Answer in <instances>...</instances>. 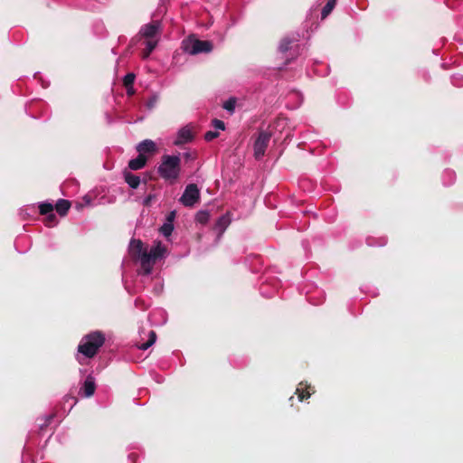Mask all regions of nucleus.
Segmentation results:
<instances>
[{
    "instance_id": "nucleus-1",
    "label": "nucleus",
    "mask_w": 463,
    "mask_h": 463,
    "mask_svg": "<svg viewBox=\"0 0 463 463\" xmlns=\"http://www.w3.org/2000/svg\"><path fill=\"white\" fill-rule=\"evenodd\" d=\"M128 252L134 260L140 263L142 273L148 276L156 262L165 257L167 250L161 241H155L148 250L140 240L132 239L128 245Z\"/></svg>"
},
{
    "instance_id": "nucleus-2",
    "label": "nucleus",
    "mask_w": 463,
    "mask_h": 463,
    "mask_svg": "<svg viewBox=\"0 0 463 463\" xmlns=\"http://www.w3.org/2000/svg\"><path fill=\"white\" fill-rule=\"evenodd\" d=\"M181 172L180 155H164L157 166V173L165 181L175 182L178 179Z\"/></svg>"
},
{
    "instance_id": "nucleus-3",
    "label": "nucleus",
    "mask_w": 463,
    "mask_h": 463,
    "mask_svg": "<svg viewBox=\"0 0 463 463\" xmlns=\"http://www.w3.org/2000/svg\"><path fill=\"white\" fill-rule=\"evenodd\" d=\"M105 342V335L100 331L86 335L78 345V352L86 358H92Z\"/></svg>"
},
{
    "instance_id": "nucleus-4",
    "label": "nucleus",
    "mask_w": 463,
    "mask_h": 463,
    "mask_svg": "<svg viewBox=\"0 0 463 463\" xmlns=\"http://www.w3.org/2000/svg\"><path fill=\"white\" fill-rule=\"evenodd\" d=\"M184 50L185 52L192 55L210 52L213 50V44L210 41L194 39L184 43Z\"/></svg>"
},
{
    "instance_id": "nucleus-5",
    "label": "nucleus",
    "mask_w": 463,
    "mask_h": 463,
    "mask_svg": "<svg viewBox=\"0 0 463 463\" xmlns=\"http://www.w3.org/2000/svg\"><path fill=\"white\" fill-rule=\"evenodd\" d=\"M270 138V132L265 130H261L259 132L258 137L255 139L253 145L254 156L256 159H260L265 155Z\"/></svg>"
},
{
    "instance_id": "nucleus-6",
    "label": "nucleus",
    "mask_w": 463,
    "mask_h": 463,
    "mask_svg": "<svg viewBox=\"0 0 463 463\" xmlns=\"http://www.w3.org/2000/svg\"><path fill=\"white\" fill-rule=\"evenodd\" d=\"M200 199V191L196 184H189L186 185L182 196L180 197V203L185 207H193Z\"/></svg>"
},
{
    "instance_id": "nucleus-7",
    "label": "nucleus",
    "mask_w": 463,
    "mask_h": 463,
    "mask_svg": "<svg viewBox=\"0 0 463 463\" xmlns=\"http://www.w3.org/2000/svg\"><path fill=\"white\" fill-rule=\"evenodd\" d=\"M161 24L159 21H153L141 27L139 33L145 39L159 38Z\"/></svg>"
},
{
    "instance_id": "nucleus-8",
    "label": "nucleus",
    "mask_w": 463,
    "mask_h": 463,
    "mask_svg": "<svg viewBox=\"0 0 463 463\" xmlns=\"http://www.w3.org/2000/svg\"><path fill=\"white\" fill-rule=\"evenodd\" d=\"M194 139V134L189 126L183 127L177 132L174 145L182 146L191 142Z\"/></svg>"
},
{
    "instance_id": "nucleus-9",
    "label": "nucleus",
    "mask_w": 463,
    "mask_h": 463,
    "mask_svg": "<svg viewBox=\"0 0 463 463\" xmlns=\"http://www.w3.org/2000/svg\"><path fill=\"white\" fill-rule=\"evenodd\" d=\"M40 213L47 215L46 224L48 226L54 225L56 222V216L53 213V205L49 203H43L39 205Z\"/></svg>"
},
{
    "instance_id": "nucleus-10",
    "label": "nucleus",
    "mask_w": 463,
    "mask_h": 463,
    "mask_svg": "<svg viewBox=\"0 0 463 463\" xmlns=\"http://www.w3.org/2000/svg\"><path fill=\"white\" fill-rule=\"evenodd\" d=\"M137 150L139 155L153 154L156 151V145L151 139H145L137 144Z\"/></svg>"
},
{
    "instance_id": "nucleus-11",
    "label": "nucleus",
    "mask_w": 463,
    "mask_h": 463,
    "mask_svg": "<svg viewBox=\"0 0 463 463\" xmlns=\"http://www.w3.org/2000/svg\"><path fill=\"white\" fill-rule=\"evenodd\" d=\"M95 390V378L92 375H88L80 388V392H83L84 397H90L94 394Z\"/></svg>"
},
{
    "instance_id": "nucleus-12",
    "label": "nucleus",
    "mask_w": 463,
    "mask_h": 463,
    "mask_svg": "<svg viewBox=\"0 0 463 463\" xmlns=\"http://www.w3.org/2000/svg\"><path fill=\"white\" fill-rule=\"evenodd\" d=\"M232 222V218L230 216V213H227L223 215H222L221 217L218 218L215 225H214V229L218 232L219 233V238L222 235V233L225 232V230L228 228V226L230 225Z\"/></svg>"
},
{
    "instance_id": "nucleus-13",
    "label": "nucleus",
    "mask_w": 463,
    "mask_h": 463,
    "mask_svg": "<svg viewBox=\"0 0 463 463\" xmlns=\"http://www.w3.org/2000/svg\"><path fill=\"white\" fill-rule=\"evenodd\" d=\"M146 161L147 157L146 156L138 154V156L136 158L129 160L128 167L131 170L142 169L146 165Z\"/></svg>"
},
{
    "instance_id": "nucleus-14",
    "label": "nucleus",
    "mask_w": 463,
    "mask_h": 463,
    "mask_svg": "<svg viewBox=\"0 0 463 463\" xmlns=\"http://www.w3.org/2000/svg\"><path fill=\"white\" fill-rule=\"evenodd\" d=\"M124 179L126 183L129 185V187L136 189L138 187L140 184V178L138 175H136L130 172L124 173Z\"/></svg>"
},
{
    "instance_id": "nucleus-15",
    "label": "nucleus",
    "mask_w": 463,
    "mask_h": 463,
    "mask_svg": "<svg viewBox=\"0 0 463 463\" xmlns=\"http://www.w3.org/2000/svg\"><path fill=\"white\" fill-rule=\"evenodd\" d=\"M159 38L156 39H146L145 41V50L143 52V58L146 59L150 53L155 50L158 43Z\"/></svg>"
},
{
    "instance_id": "nucleus-16",
    "label": "nucleus",
    "mask_w": 463,
    "mask_h": 463,
    "mask_svg": "<svg viewBox=\"0 0 463 463\" xmlns=\"http://www.w3.org/2000/svg\"><path fill=\"white\" fill-rule=\"evenodd\" d=\"M70 207H71L70 202L68 200H64V199L58 200V202L55 204V209H56L57 213L61 216L66 215Z\"/></svg>"
},
{
    "instance_id": "nucleus-17",
    "label": "nucleus",
    "mask_w": 463,
    "mask_h": 463,
    "mask_svg": "<svg viewBox=\"0 0 463 463\" xmlns=\"http://www.w3.org/2000/svg\"><path fill=\"white\" fill-rule=\"evenodd\" d=\"M337 0H328V2L325 5L321 12L322 19L327 17V15L333 11Z\"/></svg>"
},
{
    "instance_id": "nucleus-18",
    "label": "nucleus",
    "mask_w": 463,
    "mask_h": 463,
    "mask_svg": "<svg viewBox=\"0 0 463 463\" xmlns=\"http://www.w3.org/2000/svg\"><path fill=\"white\" fill-rule=\"evenodd\" d=\"M310 388L311 387L309 385L304 387L302 383H299L296 391L299 401H303L305 398H308L310 396L311 393L308 391H307V393L305 394L306 389Z\"/></svg>"
},
{
    "instance_id": "nucleus-19",
    "label": "nucleus",
    "mask_w": 463,
    "mask_h": 463,
    "mask_svg": "<svg viewBox=\"0 0 463 463\" xmlns=\"http://www.w3.org/2000/svg\"><path fill=\"white\" fill-rule=\"evenodd\" d=\"M149 339L146 342V343H143L139 345V349L141 350H146L148 349L151 345H154V343L156 342V335L155 333V331H150L149 332Z\"/></svg>"
},
{
    "instance_id": "nucleus-20",
    "label": "nucleus",
    "mask_w": 463,
    "mask_h": 463,
    "mask_svg": "<svg viewBox=\"0 0 463 463\" xmlns=\"http://www.w3.org/2000/svg\"><path fill=\"white\" fill-rule=\"evenodd\" d=\"M455 179H456V175H455V173L453 171L446 170L443 173V182H444V184L449 185V184L454 183Z\"/></svg>"
},
{
    "instance_id": "nucleus-21",
    "label": "nucleus",
    "mask_w": 463,
    "mask_h": 463,
    "mask_svg": "<svg viewBox=\"0 0 463 463\" xmlns=\"http://www.w3.org/2000/svg\"><path fill=\"white\" fill-rule=\"evenodd\" d=\"M210 219V214L207 211H199L195 215V221L201 224L206 223Z\"/></svg>"
},
{
    "instance_id": "nucleus-22",
    "label": "nucleus",
    "mask_w": 463,
    "mask_h": 463,
    "mask_svg": "<svg viewBox=\"0 0 463 463\" xmlns=\"http://www.w3.org/2000/svg\"><path fill=\"white\" fill-rule=\"evenodd\" d=\"M292 43H293L292 39H289L288 37L283 38L279 45V52L282 53L288 52L289 50Z\"/></svg>"
},
{
    "instance_id": "nucleus-23",
    "label": "nucleus",
    "mask_w": 463,
    "mask_h": 463,
    "mask_svg": "<svg viewBox=\"0 0 463 463\" xmlns=\"http://www.w3.org/2000/svg\"><path fill=\"white\" fill-rule=\"evenodd\" d=\"M174 231V224L165 222L160 228V232L165 236L168 237L172 234Z\"/></svg>"
},
{
    "instance_id": "nucleus-24",
    "label": "nucleus",
    "mask_w": 463,
    "mask_h": 463,
    "mask_svg": "<svg viewBox=\"0 0 463 463\" xmlns=\"http://www.w3.org/2000/svg\"><path fill=\"white\" fill-rule=\"evenodd\" d=\"M236 99L234 98H230L223 104V109L229 111L230 113H233L235 109Z\"/></svg>"
},
{
    "instance_id": "nucleus-25",
    "label": "nucleus",
    "mask_w": 463,
    "mask_h": 463,
    "mask_svg": "<svg viewBox=\"0 0 463 463\" xmlns=\"http://www.w3.org/2000/svg\"><path fill=\"white\" fill-rule=\"evenodd\" d=\"M451 82L456 87H462L463 86V75L462 74L452 75Z\"/></svg>"
},
{
    "instance_id": "nucleus-26",
    "label": "nucleus",
    "mask_w": 463,
    "mask_h": 463,
    "mask_svg": "<svg viewBox=\"0 0 463 463\" xmlns=\"http://www.w3.org/2000/svg\"><path fill=\"white\" fill-rule=\"evenodd\" d=\"M135 78H136V76L134 73H128L124 77V85L127 88H128L129 86H132V84L134 83Z\"/></svg>"
},
{
    "instance_id": "nucleus-27",
    "label": "nucleus",
    "mask_w": 463,
    "mask_h": 463,
    "mask_svg": "<svg viewBox=\"0 0 463 463\" xmlns=\"http://www.w3.org/2000/svg\"><path fill=\"white\" fill-rule=\"evenodd\" d=\"M212 125L216 129H220V130H224L225 129L224 122L220 120V119H217V118L213 119V122H212Z\"/></svg>"
},
{
    "instance_id": "nucleus-28",
    "label": "nucleus",
    "mask_w": 463,
    "mask_h": 463,
    "mask_svg": "<svg viewBox=\"0 0 463 463\" xmlns=\"http://www.w3.org/2000/svg\"><path fill=\"white\" fill-rule=\"evenodd\" d=\"M218 136H219V133L216 131H207L204 134V139L209 142V141H212L214 138H216Z\"/></svg>"
},
{
    "instance_id": "nucleus-29",
    "label": "nucleus",
    "mask_w": 463,
    "mask_h": 463,
    "mask_svg": "<svg viewBox=\"0 0 463 463\" xmlns=\"http://www.w3.org/2000/svg\"><path fill=\"white\" fill-rule=\"evenodd\" d=\"M175 212L173 211L171 212L168 215H167V218H166V222H170V223H173L174 220H175Z\"/></svg>"
},
{
    "instance_id": "nucleus-30",
    "label": "nucleus",
    "mask_w": 463,
    "mask_h": 463,
    "mask_svg": "<svg viewBox=\"0 0 463 463\" xmlns=\"http://www.w3.org/2000/svg\"><path fill=\"white\" fill-rule=\"evenodd\" d=\"M156 102V99L155 98L153 100H151L148 104L149 107H153L154 104Z\"/></svg>"
},
{
    "instance_id": "nucleus-31",
    "label": "nucleus",
    "mask_w": 463,
    "mask_h": 463,
    "mask_svg": "<svg viewBox=\"0 0 463 463\" xmlns=\"http://www.w3.org/2000/svg\"><path fill=\"white\" fill-rule=\"evenodd\" d=\"M150 199H151V198H150V196H149V197H147V198H146V199H145V201H144V203H145L146 205V204H148V203L150 202Z\"/></svg>"
},
{
    "instance_id": "nucleus-32",
    "label": "nucleus",
    "mask_w": 463,
    "mask_h": 463,
    "mask_svg": "<svg viewBox=\"0 0 463 463\" xmlns=\"http://www.w3.org/2000/svg\"><path fill=\"white\" fill-rule=\"evenodd\" d=\"M385 243H386L385 239H382V240H381V242H380L378 245L383 246V245H384Z\"/></svg>"
},
{
    "instance_id": "nucleus-33",
    "label": "nucleus",
    "mask_w": 463,
    "mask_h": 463,
    "mask_svg": "<svg viewBox=\"0 0 463 463\" xmlns=\"http://www.w3.org/2000/svg\"><path fill=\"white\" fill-rule=\"evenodd\" d=\"M84 200L86 201V203H88V204L90 203V199H88V197H87V196H85V197H84Z\"/></svg>"
},
{
    "instance_id": "nucleus-34",
    "label": "nucleus",
    "mask_w": 463,
    "mask_h": 463,
    "mask_svg": "<svg viewBox=\"0 0 463 463\" xmlns=\"http://www.w3.org/2000/svg\"><path fill=\"white\" fill-rule=\"evenodd\" d=\"M189 156H190V155H189V153H185V154H184V156H185L186 158H188V157H189Z\"/></svg>"
}]
</instances>
